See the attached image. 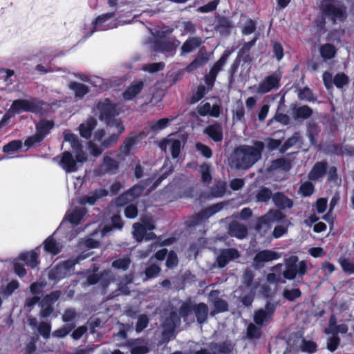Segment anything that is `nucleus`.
Returning <instances> with one entry per match:
<instances>
[{
	"mask_svg": "<svg viewBox=\"0 0 354 354\" xmlns=\"http://www.w3.org/2000/svg\"><path fill=\"white\" fill-rule=\"evenodd\" d=\"M264 148L262 142H256L254 147L240 146L234 150L235 168L246 169L258 161Z\"/></svg>",
	"mask_w": 354,
	"mask_h": 354,
	"instance_id": "f257e3e1",
	"label": "nucleus"
},
{
	"mask_svg": "<svg viewBox=\"0 0 354 354\" xmlns=\"http://www.w3.org/2000/svg\"><path fill=\"white\" fill-rule=\"evenodd\" d=\"M255 43L256 39H253L248 42H245L238 51L236 58L233 61L230 68L228 70L229 88L238 86L236 83L239 81V77H237L236 73L241 61L249 64L252 62V59L250 57V51L252 47L254 46Z\"/></svg>",
	"mask_w": 354,
	"mask_h": 354,
	"instance_id": "f03ea898",
	"label": "nucleus"
},
{
	"mask_svg": "<svg viewBox=\"0 0 354 354\" xmlns=\"http://www.w3.org/2000/svg\"><path fill=\"white\" fill-rule=\"evenodd\" d=\"M320 8L322 14L334 24L337 21H343L346 18V8L339 1L322 0Z\"/></svg>",
	"mask_w": 354,
	"mask_h": 354,
	"instance_id": "7ed1b4c3",
	"label": "nucleus"
},
{
	"mask_svg": "<svg viewBox=\"0 0 354 354\" xmlns=\"http://www.w3.org/2000/svg\"><path fill=\"white\" fill-rule=\"evenodd\" d=\"M233 50L231 49H225L218 60L216 61L210 68L209 72L204 76V82L207 86V88H212L214 86L218 73L223 71L224 66L226 64Z\"/></svg>",
	"mask_w": 354,
	"mask_h": 354,
	"instance_id": "20e7f679",
	"label": "nucleus"
},
{
	"mask_svg": "<svg viewBox=\"0 0 354 354\" xmlns=\"http://www.w3.org/2000/svg\"><path fill=\"white\" fill-rule=\"evenodd\" d=\"M105 122L107 132L110 134V136L102 143V146L106 148L118 140L119 135L124 130V126L122 120L118 118L109 119Z\"/></svg>",
	"mask_w": 354,
	"mask_h": 354,
	"instance_id": "39448f33",
	"label": "nucleus"
},
{
	"mask_svg": "<svg viewBox=\"0 0 354 354\" xmlns=\"http://www.w3.org/2000/svg\"><path fill=\"white\" fill-rule=\"evenodd\" d=\"M180 42L175 37L169 38H161L156 37L155 38L153 47L154 50L162 53H171L179 46Z\"/></svg>",
	"mask_w": 354,
	"mask_h": 354,
	"instance_id": "423d86ee",
	"label": "nucleus"
},
{
	"mask_svg": "<svg viewBox=\"0 0 354 354\" xmlns=\"http://www.w3.org/2000/svg\"><path fill=\"white\" fill-rule=\"evenodd\" d=\"M97 107L100 111L99 118L101 120L106 121L115 118L119 114L116 104L111 102L109 99H104L102 102H99Z\"/></svg>",
	"mask_w": 354,
	"mask_h": 354,
	"instance_id": "0eeeda50",
	"label": "nucleus"
},
{
	"mask_svg": "<svg viewBox=\"0 0 354 354\" xmlns=\"http://www.w3.org/2000/svg\"><path fill=\"white\" fill-rule=\"evenodd\" d=\"M228 204V201H223L221 202L216 204H214L210 207H208L203 210H201L200 212L196 214L193 216V222L194 224L198 223L200 221L206 219L211 216L212 215L214 214L216 212H218L220 210H221L225 205Z\"/></svg>",
	"mask_w": 354,
	"mask_h": 354,
	"instance_id": "6e6552de",
	"label": "nucleus"
},
{
	"mask_svg": "<svg viewBox=\"0 0 354 354\" xmlns=\"http://www.w3.org/2000/svg\"><path fill=\"white\" fill-rule=\"evenodd\" d=\"M20 109L38 113L41 109V104L36 103L34 100H15L11 106L10 111L18 112Z\"/></svg>",
	"mask_w": 354,
	"mask_h": 354,
	"instance_id": "1a4fd4ad",
	"label": "nucleus"
},
{
	"mask_svg": "<svg viewBox=\"0 0 354 354\" xmlns=\"http://www.w3.org/2000/svg\"><path fill=\"white\" fill-rule=\"evenodd\" d=\"M76 77L80 80L88 82V88L93 87L95 88H108V85L104 82V80L96 75H86L82 73L75 75Z\"/></svg>",
	"mask_w": 354,
	"mask_h": 354,
	"instance_id": "9d476101",
	"label": "nucleus"
},
{
	"mask_svg": "<svg viewBox=\"0 0 354 354\" xmlns=\"http://www.w3.org/2000/svg\"><path fill=\"white\" fill-rule=\"evenodd\" d=\"M275 310V305L268 302L266 306V309H260L255 312L254 315V320L256 324L261 326L263 324V321L270 317Z\"/></svg>",
	"mask_w": 354,
	"mask_h": 354,
	"instance_id": "9b49d317",
	"label": "nucleus"
},
{
	"mask_svg": "<svg viewBox=\"0 0 354 354\" xmlns=\"http://www.w3.org/2000/svg\"><path fill=\"white\" fill-rule=\"evenodd\" d=\"M203 43V40L201 37L196 36L188 37L180 48V55H184L192 52L200 47Z\"/></svg>",
	"mask_w": 354,
	"mask_h": 354,
	"instance_id": "f8f14e48",
	"label": "nucleus"
},
{
	"mask_svg": "<svg viewBox=\"0 0 354 354\" xmlns=\"http://www.w3.org/2000/svg\"><path fill=\"white\" fill-rule=\"evenodd\" d=\"M281 79V74L274 72L267 76L260 84L258 88H278Z\"/></svg>",
	"mask_w": 354,
	"mask_h": 354,
	"instance_id": "ddd939ff",
	"label": "nucleus"
},
{
	"mask_svg": "<svg viewBox=\"0 0 354 354\" xmlns=\"http://www.w3.org/2000/svg\"><path fill=\"white\" fill-rule=\"evenodd\" d=\"M239 257V252L234 248L223 250L217 258V262L219 267H224L226 263L232 259Z\"/></svg>",
	"mask_w": 354,
	"mask_h": 354,
	"instance_id": "4468645a",
	"label": "nucleus"
},
{
	"mask_svg": "<svg viewBox=\"0 0 354 354\" xmlns=\"http://www.w3.org/2000/svg\"><path fill=\"white\" fill-rule=\"evenodd\" d=\"M229 234L241 239L247 236L248 229L245 225L234 221L229 225Z\"/></svg>",
	"mask_w": 354,
	"mask_h": 354,
	"instance_id": "2eb2a0df",
	"label": "nucleus"
},
{
	"mask_svg": "<svg viewBox=\"0 0 354 354\" xmlns=\"http://www.w3.org/2000/svg\"><path fill=\"white\" fill-rule=\"evenodd\" d=\"M232 28V21L227 17H218L215 26L216 31H218L222 35H228L230 33V29Z\"/></svg>",
	"mask_w": 354,
	"mask_h": 354,
	"instance_id": "dca6fc26",
	"label": "nucleus"
},
{
	"mask_svg": "<svg viewBox=\"0 0 354 354\" xmlns=\"http://www.w3.org/2000/svg\"><path fill=\"white\" fill-rule=\"evenodd\" d=\"M278 255L276 252L271 250H263L259 252L254 259V267L258 268V263L261 262L269 261L277 259Z\"/></svg>",
	"mask_w": 354,
	"mask_h": 354,
	"instance_id": "f3484780",
	"label": "nucleus"
},
{
	"mask_svg": "<svg viewBox=\"0 0 354 354\" xmlns=\"http://www.w3.org/2000/svg\"><path fill=\"white\" fill-rule=\"evenodd\" d=\"M185 74L183 68L178 70H171L167 72L165 77V82L171 86L181 80Z\"/></svg>",
	"mask_w": 354,
	"mask_h": 354,
	"instance_id": "a211bd4d",
	"label": "nucleus"
},
{
	"mask_svg": "<svg viewBox=\"0 0 354 354\" xmlns=\"http://www.w3.org/2000/svg\"><path fill=\"white\" fill-rule=\"evenodd\" d=\"M204 133H207L215 142H220L223 139L221 127L217 123L208 126L204 130Z\"/></svg>",
	"mask_w": 354,
	"mask_h": 354,
	"instance_id": "6ab92c4d",
	"label": "nucleus"
},
{
	"mask_svg": "<svg viewBox=\"0 0 354 354\" xmlns=\"http://www.w3.org/2000/svg\"><path fill=\"white\" fill-rule=\"evenodd\" d=\"M115 15V11L107 12L105 14H102L101 15L97 16L93 24L96 28H101L104 27V29H109L115 27V26H106L104 24L108 21L109 19L113 18Z\"/></svg>",
	"mask_w": 354,
	"mask_h": 354,
	"instance_id": "aec40b11",
	"label": "nucleus"
},
{
	"mask_svg": "<svg viewBox=\"0 0 354 354\" xmlns=\"http://www.w3.org/2000/svg\"><path fill=\"white\" fill-rule=\"evenodd\" d=\"M86 213L84 208L76 207L71 213L65 216V220L75 225L80 223L81 219Z\"/></svg>",
	"mask_w": 354,
	"mask_h": 354,
	"instance_id": "412c9836",
	"label": "nucleus"
},
{
	"mask_svg": "<svg viewBox=\"0 0 354 354\" xmlns=\"http://www.w3.org/2000/svg\"><path fill=\"white\" fill-rule=\"evenodd\" d=\"M272 200L275 205L281 208L291 207L293 205L292 200L285 196L282 193H277L272 196Z\"/></svg>",
	"mask_w": 354,
	"mask_h": 354,
	"instance_id": "4be33fe9",
	"label": "nucleus"
},
{
	"mask_svg": "<svg viewBox=\"0 0 354 354\" xmlns=\"http://www.w3.org/2000/svg\"><path fill=\"white\" fill-rule=\"evenodd\" d=\"M97 125V120L93 118H89L86 124H82L80 126V135L88 139L91 136V131Z\"/></svg>",
	"mask_w": 354,
	"mask_h": 354,
	"instance_id": "5701e85b",
	"label": "nucleus"
},
{
	"mask_svg": "<svg viewBox=\"0 0 354 354\" xmlns=\"http://www.w3.org/2000/svg\"><path fill=\"white\" fill-rule=\"evenodd\" d=\"M282 169L285 171H288L291 168V163L289 160L284 158H279L273 160L267 171L270 172L277 169Z\"/></svg>",
	"mask_w": 354,
	"mask_h": 354,
	"instance_id": "b1692460",
	"label": "nucleus"
},
{
	"mask_svg": "<svg viewBox=\"0 0 354 354\" xmlns=\"http://www.w3.org/2000/svg\"><path fill=\"white\" fill-rule=\"evenodd\" d=\"M193 310L195 313V315L197 318V321L198 323H203L207 317L208 308L207 306L203 304H199L198 305H195L193 307Z\"/></svg>",
	"mask_w": 354,
	"mask_h": 354,
	"instance_id": "393cba45",
	"label": "nucleus"
},
{
	"mask_svg": "<svg viewBox=\"0 0 354 354\" xmlns=\"http://www.w3.org/2000/svg\"><path fill=\"white\" fill-rule=\"evenodd\" d=\"M53 127V121L46 120L44 119L41 120L36 125L37 133L44 138V136L46 135Z\"/></svg>",
	"mask_w": 354,
	"mask_h": 354,
	"instance_id": "a878e982",
	"label": "nucleus"
},
{
	"mask_svg": "<svg viewBox=\"0 0 354 354\" xmlns=\"http://www.w3.org/2000/svg\"><path fill=\"white\" fill-rule=\"evenodd\" d=\"M61 162L64 165L67 172L76 170V162L70 152L66 151L63 153Z\"/></svg>",
	"mask_w": 354,
	"mask_h": 354,
	"instance_id": "bb28decb",
	"label": "nucleus"
},
{
	"mask_svg": "<svg viewBox=\"0 0 354 354\" xmlns=\"http://www.w3.org/2000/svg\"><path fill=\"white\" fill-rule=\"evenodd\" d=\"M326 169V162H317L310 172L308 178L310 180H316L324 175Z\"/></svg>",
	"mask_w": 354,
	"mask_h": 354,
	"instance_id": "cd10ccee",
	"label": "nucleus"
},
{
	"mask_svg": "<svg viewBox=\"0 0 354 354\" xmlns=\"http://www.w3.org/2000/svg\"><path fill=\"white\" fill-rule=\"evenodd\" d=\"M176 326L167 321H165L162 324L163 330L162 332V342H167L170 337L174 335Z\"/></svg>",
	"mask_w": 354,
	"mask_h": 354,
	"instance_id": "c85d7f7f",
	"label": "nucleus"
},
{
	"mask_svg": "<svg viewBox=\"0 0 354 354\" xmlns=\"http://www.w3.org/2000/svg\"><path fill=\"white\" fill-rule=\"evenodd\" d=\"M16 76L15 71L11 69L4 68H0V80H3L6 86H9L15 81Z\"/></svg>",
	"mask_w": 354,
	"mask_h": 354,
	"instance_id": "c756f323",
	"label": "nucleus"
},
{
	"mask_svg": "<svg viewBox=\"0 0 354 354\" xmlns=\"http://www.w3.org/2000/svg\"><path fill=\"white\" fill-rule=\"evenodd\" d=\"M321 56L325 59L333 58L336 54L335 47L330 44H325L320 48Z\"/></svg>",
	"mask_w": 354,
	"mask_h": 354,
	"instance_id": "7c9ffc66",
	"label": "nucleus"
},
{
	"mask_svg": "<svg viewBox=\"0 0 354 354\" xmlns=\"http://www.w3.org/2000/svg\"><path fill=\"white\" fill-rule=\"evenodd\" d=\"M165 67V64L163 62L146 64L142 66L141 69L149 73H155L162 71Z\"/></svg>",
	"mask_w": 354,
	"mask_h": 354,
	"instance_id": "2f4dec72",
	"label": "nucleus"
},
{
	"mask_svg": "<svg viewBox=\"0 0 354 354\" xmlns=\"http://www.w3.org/2000/svg\"><path fill=\"white\" fill-rule=\"evenodd\" d=\"M226 191V183L223 181H218L211 189V196L214 197H221Z\"/></svg>",
	"mask_w": 354,
	"mask_h": 354,
	"instance_id": "473e14b6",
	"label": "nucleus"
},
{
	"mask_svg": "<svg viewBox=\"0 0 354 354\" xmlns=\"http://www.w3.org/2000/svg\"><path fill=\"white\" fill-rule=\"evenodd\" d=\"M348 77L344 73H337L333 77V84L337 88H342L348 83Z\"/></svg>",
	"mask_w": 354,
	"mask_h": 354,
	"instance_id": "72a5a7b5",
	"label": "nucleus"
},
{
	"mask_svg": "<svg viewBox=\"0 0 354 354\" xmlns=\"http://www.w3.org/2000/svg\"><path fill=\"white\" fill-rule=\"evenodd\" d=\"M103 166L105 167V172L116 171L119 167L118 162L109 156L104 158Z\"/></svg>",
	"mask_w": 354,
	"mask_h": 354,
	"instance_id": "f704fd0d",
	"label": "nucleus"
},
{
	"mask_svg": "<svg viewBox=\"0 0 354 354\" xmlns=\"http://www.w3.org/2000/svg\"><path fill=\"white\" fill-rule=\"evenodd\" d=\"M220 1L219 0H213L212 1L208 2L207 3L200 6L198 8V11L201 13H207L210 12H213L216 10Z\"/></svg>",
	"mask_w": 354,
	"mask_h": 354,
	"instance_id": "c9c22d12",
	"label": "nucleus"
},
{
	"mask_svg": "<svg viewBox=\"0 0 354 354\" xmlns=\"http://www.w3.org/2000/svg\"><path fill=\"white\" fill-rule=\"evenodd\" d=\"M140 339L133 340L130 344L133 346L131 354H145L149 352V348L146 346H139Z\"/></svg>",
	"mask_w": 354,
	"mask_h": 354,
	"instance_id": "e433bc0d",
	"label": "nucleus"
},
{
	"mask_svg": "<svg viewBox=\"0 0 354 354\" xmlns=\"http://www.w3.org/2000/svg\"><path fill=\"white\" fill-rule=\"evenodd\" d=\"M133 229L134 231L133 234L134 237L138 241L140 242L144 236L146 234V230L145 227L142 224L136 223L133 225Z\"/></svg>",
	"mask_w": 354,
	"mask_h": 354,
	"instance_id": "4c0bfd02",
	"label": "nucleus"
},
{
	"mask_svg": "<svg viewBox=\"0 0 354 354\" xmlns=\"http://www.w3.org/2000/svg\"><path fill=\"white\" fill-rule=\"evenodd\" d=\"M193 310V307L190 300L184 302L179 309V314L184 319V321H187V315Z\"/></svg>",
	"mask_w": 354,
	"mask_h": 354,
	"instance_id": "58836bf2",
	"label": "nucleus"
},
{
	"mask_svg": "<svg viewBox=\"0 0 354 354\" xmlns=\"http://www.w3.org/2000/svg\"><path fill=\"white\" fill-rule=\"evenodd\" d=\"M44 248L47 252L56 254L59 252L56 241L52 238H48L44 243Z\"/></svg>",
	"mask_w": 354,
	"mask_h": 354,
	"instance_id": "ea45409f",
	"label": "nucleus"
},
{
	"mask_svg": "<svg viewBox=\"0 0 354 354\" xmlns=\"http://www.w3.org/2000/svg\"><path fill=\"white\" fill-rule=\"evenodd\" d=\"M261 329L254 324H250L247 329V336L252 338H259L261 336Z\"/></svg>",
	"mask_w": 354,
	"mask_h": 354,
	"instance_id": "a19ab883",
	"label": "nucleus"
},
{
	"mask_svg": "<svg viewBox=\"0 0 354 354\" xmlns=\"http://www.w3.org/2000/svg\"><path fill=\"white\" fill-rule=\"evenodd\" d=\"M312 110L308 108L307 106H303L299 107L296 111V115L295 116V118H303L306 119L310 117L312 114Z\"/></svg>",
	"mask_w": 354,
	"mask_h": 354,
	"instance_id": "79ce46f5",
	"label": "nucleus"
},
{
	"mask_svg": "<svg viewBox=\"0 0 354 354\" xmlns=\"http://www.w3.org/2000/svg\"><path fill=\"white\" fill-rule=\"evenodd\" d=\"M60 296V292L59 291H55L50 295H46L44 299L40 303L41 307L44 308L46 306V304L50 303V306L52 305V303L55 301Z\"/></svg>",
	"mask_w": 354,
	"mask_h": 354,
	"instance_id": "37998d69",
	"label": "nucleus"
},
{
	"mask_svg": "<svg viewBox=\"0 0 354 354\" xmlns=\"http://www.w3.org/2000/svg\"><path fill=\"white\" fill-rule=\"evenodd\" d=\"M101 283L104 288L108 286L110 282L114 281L115 277L109 270L104 271L101 274Z\"/></svg>",
	"mask_w": 354,
	"mask_h": 354,
	"instance_id": "c03bdc74",
	"label": "nucleus"
},
{
	"mask_svg": "<svg viewBox=\"0 0 354 354\" xmlns=\"http://www.w3.org/2000/svg\"><path fill=\"white\" fill-rule=\"evenodd\" d=\"M272 196V192L268 188L263 187L257 195V199L260 202H266Z\"/></svg>",
	"mask_w": 354,
	"mask_h": 354,
	"instance_id": "a18cd8bd",
	"label": "nucleus"
},
{
	"mask_svg": "<svg viewBox=\"0 0 354 354\" xmlns=\"http://www.w3.org/2000/svg\"><path fill=\"white\" fill-rule=\"evenodd\" d=\"M22 146V142L19 140L12 141L8 145H5L3 151L6 153H10L12 151H17Z\"/></svg>",
	"mask_w": 354,
	"mask_h": 354,
	"instance_id": "49530a36",
	"label": "nucleus"
},
{
	"mask_svg": "<svg viewBox=\"0 0 354 354\" xmlns=\"http://www.w3.org/2000/svg\"><path fill=\"white\" fill-rule=\"evenodd\" d=\"M130 263V258L124 257V259L114 261L112 263V266L115 268L126 270L128 268Z\"/></svg>",
	"mask_w": 354,
	"mask_h": 354,
	"instance_id": "de8ad7c7",
	"label": "nucleus"
},
{
	"mask_svg": "<svg viewBox=\"0 0 354 354\" xmlns=\"http://www.w3.org/2000/svg\"><path fill=\"white\" fill-rule=\"evenodd\" d=\"M283 297L289 301H293L295 298L301 296V292L299 289L285 290L283 293Z\"/></svg>",
	"mask_w": 354,
	"mask_h": 354,
	"instance_id": "09e8293b",
	"label": "nucleus"
},
{
	"mask_svg": "<svg viewBox=\"0 0 354 354\" xmlns=\"http://www.w3.org/2000/svg\"><path fill=\"white\" fill-rule=\"evenodd\" d=\"M255 30L256 24L252 19H250L245 23L243 28L242 32L243 34L248 35L253 33Z\"/></svg>",
	"mask_w": 354,
	"mask_h": 354,
	"instance_id": "8fccbe9b",
	"label": "nucleus"
},
{
	"mask_svg": "<svg viewBox=\"0 0 354 354\" xmlns=\"http://www.w3.org/2000/svg\"><path fill=\"white\" fill-rule=\"evenodd\" d=\"M136 138L134 137L129 138L126 140L124 145L121 147V150L125 156H128L129 154L131 147L136 143Z\"/></svg>",
	"mask_w": 354,
	"mask_h": 354,
	"instance_id": "3c124183",
	"label": "nucleus"
},
{
	"mask_svg": "<svg viewBox=\"0 0 354 354\" xmlns=\"http://www.w3.org/2000/svg\"><path fill=\"white\" fill-rule=\"evenodd\" d=\"M273 52L278 61H280L283 57V48L282 45L277 41L273 43Z\"/></svg>",
	"mask_w": 354,
	"mask_h": 354,
	"instance_id": "603ef678",
	"label": "nucleus"
},
{
	"mask_svg": "<svg viewBox=\"0 0 354 354\" xmlns=\"http://www.w3.org/2000/svg\"><path fill=\"white\" fill-rule=\"evenodd\" d=\"M299 190L304 196H307L313 194L314 187L312 183L306 182L300 187Z\"/></svg>",
	"mask_w": 354,
	"mask_h": 354,
	"instance_id": "864d4df0",
	"label": "nucleus"
},
{
	"mask_svg": "<svg viewBox=\"0 0 354 354\" xmlns=\"http://www.w3.org/2000/svg\"><path fill=\"white\" fill-rule=\"evenodd\" d=\"M149 322V319L147 315H142L138 317V320L136 325V330L140 332L142 330L147 326Z\"/></svg>",
	"mask_w": 354,
	"mask_h": 354,
	"instance_id": "5fc2aeb1",
	"label": "nucleus"
},
{
	"mask_svg": "<svg viewBox=\"0 0 354 354\" xmlns=\"http://www.w3.org/2000/svg\"><path fill=\"white\" fill-rule=\"evenodd\" d=\"M303 351H307L309 353L313 352L316 349V344L313 342L303 340L302 344L300 346Z\"/></svg>",
	"mask_w": 354,
	"mask_h": 354,
	"instance_id": "6e6d98bb",
	"label": "nucleus"
},
{
	"mask_svg": "<svg viewBox=\"0 0 354 354\" xmlns=\"http://www.w3.org/2000/svg\"><path fill=\"white\" fill-rule=\"evenodd\" d=\"M178 263V258L174 251H170L166 261V265L168 268H171L176 266Z\"/></svg>",
	"mask_w": 354,
	"mask_h": 354,
	"instance_id": "4d7b16f0",
	"label": "nucleus"
},
{
	"mask_svg": "<svg viewBox=\"0 0 354 354\" xmlns=\"http://www.w3.org/2000/svg\"><path fill=\"white\" fill-rule=\"evenodd\" d=\"M75 327V325L74 324H70L69 326L64 327L63 328L57 330L54 332L53 335L56 337H64L68 333H70V331L73 329Z\"/></svg>",
	"mask_w": 354,
	"mask_h": 354,
	"instance_id": "13d9d810",
	"label": "nucleus"
},
{
	"mask_svg": "<svg viewBox=\"0 0 354 354\" xmlns=\"http://www.w3.org/2000/svg\"><path fill=\"white\" fill-rule=\"evenodd\" d=\"M194 59L197 61L201 67H203L208 61V57L207 56L205 51L200 50Z\"/></svg>",
	"mask_w": 354,
	"mask_h": 354,
	"instance_id": "bf43d9fd",
	"label": "nucleus"
},
{
	"mask_svg": "<svg viewBox=\"0 0 354 354\" xmlns=\"http://www.w3.org/2000/svg\"><path fill=\"white\" fill-rule=\"evenodd\" d=\"M323 81L326 88H332L333 84V77L330 72L325 71L323 73Z\"/></svg>",
	"mask_w": 354,
	"mask_h": 354,
	"instance_id": "052dcab7",
	"label": "nucleus"
},
{
	"mask_svg": "<svg viewBox=\"0 0 354 354\" xmlns=\"http://www.w3.org/2000/svg\"><path fill=\"white\" fill-rule=\"evenodd\" d=\"M124 214L128 218H134L138 214V209L135 205H128L124 210Z\"/></svg>",
	"mask_w": 354,
	"mask_h": 354,
	"instance_id": "680f3d73",
	"label": "nucleus"
},
{
	"mask_svg": "<svg viewBox=\"0 0 354 354\" xmlns=\"http://www.w3.org/2000/svg\"><path fill=\"white\" fill-rule=\"evenodd\" d=\"M39 333L45 337L48 338L50 335V326L46 323L41 322L38 328Z\"/></svg>",
	"mask_w": 354,
	"mask_h": 354,
	"instance_id": "e2e57ef3",
	"label": "nucleus"
},
{
	"mask_svg": "<svg viewBox=\"0 0 354 354\" xmlns=\"http://www.w3.org/2000/svg\"><path fill=\"white\" fill-rule=\"evenodd\" d=\"M64 272L62 270V267L58 265L55 269L51 270L48 273V277L50 279H56L62 274H64Z\"/></svg>",
	"mask_w": 354,
	"mask_h": 354,
	"instance_id": "0e129e2a",
	"label": "nucleus"
},
{
	"mask_svg": "<svg viewBox=\"0 0 354 354\" xmlns=\"http://www.w3.org/2000/svg\"><path fill=\"white\" fill-rule=\"evenodd\" d=\"M297 272V267L289 266L287 267L286 270L283 273L285 278L288 279H293L296 277Z\"/></svg>",
	"mask_w": 354,
	"mask_h": 354,
	"instance_id": "69168bd1",
	"label": "nucleus"
},
{
	"mask_svg": "<svg viewBox=\"0 0 354 354\" xmlns=\"http://www.w3.org/2000/svg\"><path fill=\"white\" fill-rule=\"evenodd\" d=\"M169 121V120L167 118L160 119L158 120L154 124H152L150 129L153 131H155L157 129H161L168 124Z\"/></svg>",
	"mask_w": 354,
	"mask_h": 354,
	"instance_id": "338daca9",
	"label": "nucleus"
},
{
	"mask_svg": "<svg viewBox=\"0 0 354 354\" xmlns=\"http://www.w3.org/2000/svg\"><path fill=\"white\" fill-rule=\"evenodd\" d=\"M160 269L156 265H151L148 267L145 270V274L148 278L153 277L159 273Z\"/></svg>",
	"mask_w": 354,
	"mask_h": 354,
	"instance_id": "774afa93",
	"label": "nucleus"
}]
</instances>
